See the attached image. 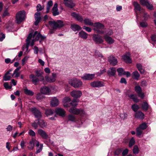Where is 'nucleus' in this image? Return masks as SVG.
<instances>
[{
    "instance_id": "nucleus-1",
    "label": "nucleus",
    "mask_w": 156,
    "mask_h": 156,
    "mask_svg": "<svg viewBox=\"0 0 156 156\" xmlns=\"http://www.w3.org/2000/svg\"><path fill=\"white\" fill-rule=\"evenodd\" d=\"M35 75L31 74L29 76V78L31 81L35 85H36L39 81H44V78L43 75L44 72L41 69L36 70L35 71Z\"/></svg>"
},
{
    "instance_id": "nucleus-2",
    "label": "nucleus",
    "mask_w": 156,
    "mask_h": 156,
    "mask_svg": "<svg viewBox=\"0 0 156 156\" xmlns=\"http://www.w3.org/2000/svg\"><path fill=\"white\" fill-rule=\"evenodd\" d=\"M48 23L50 26L54 30L62 27L65 26L63 21L60 20H57L56 22L55 21H49Z\"/></svg>"
},
{
    "instance_id": "nucleus-3",
    "label": "nucleus",
    "mask_w": 156,
    "mask_h": 156,
    "mask_svg": "<svg viewBox=\"0 0 156 156\" xmlns=\"http://www.w3.org/2000/svg\"><path fill=\"white\" fill-rule=\"evenodd\" d=\"M94 25L93 30L96 33L100 34H104V31L102 30L105 28V26L103 24L100 22H96L94 23Z\"/></svg>"
},
{
    "instance_id": "nucleus-4",
    "label": "nucleus",
    "mask_w": 156,
    "mask_h": 156,
    "mask_svg": "<svg viewBox=\"0 0 156 156\" xmlns=\"http://www.w3.org/2000/svg\"><path fill=\"white\" fill-rule=\"evenodd\" d=\"M69 83L72 86L75 88L80 87L82 84V82L80 80L76 78L69 80Z\"/></svg>"
},
{
    "instance_id": "nucleus-5",
    "label": "nucleus",
    "mask_w": 156,
    "mask_h": 156,
    "mask_svg": "<svg viewBox=\"0 0 156 156\" xmlns=\"http://www.w3.org/2000/svg\"><path fill=\"white\" fill-rule=\"evenodd\" d=\"M25 13L24 10H22L19 11L17 13L16 16V20L17 23L20 24L25 20L26 17Z\"/></svg>"
},
{
    "instance_id": "nucleus-6",
    "label": "nucleus",
    "mask_w": 156,
    "mask_h": 156,
    "mask_svg": "<svg viewBox=\"0 0 156 156\" xmlns=\"http://www.w3.org/2000/svg\"><path fill=\"white\" fill-rule=\"evenodd\" d=\"M69 112L74 115H78L80 114L81 116H83L85 114L84 111L82 110L76 108L75 107H72L69 110Z\"/></svg>"
},
{
    "instance_id": "nucleus-7",
    "label": "nucleus",
    "mask_w": 156,
    "mask_h": 156,
    "mask_svg": "<svg viewBox=\"0 0 156 156\" xmlns=\"http://www.w3.org/2000/svg\"><path fill=\"white\" fill-rule=\"evenodd\" d=\"M108 61L112 66H115L118 63L117 59L113 55H111L108 58Z\"/></svg>"
},
{
    "instance_id": "nucleus-8",
    "label": "nucleus",
    "mask_w": 156,
    "mask_h": 156,
    "mask_svg": "<svg viewBox=\"0 0 156 156\" xmlns=\"http://www.w3.org/2000/svg\"><path fill=\"white\" fill-rule=\"evenodd\" d=\"M140 2L143 6H145L148 9L152 10L154 9V6L150 4L149 1L145 0H140Z\"/></svg>"
},
{
    "instance_id": "nucleus-9",
    "label": "nucleus",
    "mask_w": 156,
    "mask_h": 156,
    "mask_svg": "<svg viewBox=\"0 0 156 156\" xmlns=\"http://www.w3.org/2000/svg\"><path fill=\"white\" fill-rule=\"evenodd\" d=\"M135 90L139 97L142 99L144 98L145 94L144 93L142 92V89L140 86L139 85L136 86L135 87Z\"/></svg>"
},
{
    "instance_id": "nucleus-10",
    "label": "nucleus",
    "mask_w": 156,
    "mask_h": 156,
    "mask_svg": "<svg viewBox=\"0 0 156 156\" xmlns=\"http://www.w3.org/2000/svg\"><path fill=\"white\" fill-rule=\"evenodd\" d=\"M92 39L96 44H99L102 43L104 41L101 37L98 35L94 34L93 36Z\"/></svg>"
},
{
    "instance_id": "nucleus-11",
    "label": "nucleus",
    "mask_w": 156,
    "mask_h": 156,
    "mask_svg": "<svg viewBox=\"0 0 156 156\" xmlns=\"http://www.w3.org/2000/svg\"><path fill=\"white\" fill-rule=\"evenodd\" d=\"M31 111L36 118H41L42 115L41 112L35 107L31 108Z\"/></svg>"
},
{
    "instance_id": "nucleus-12",
    "label": "nucleus",
    "mask_w": 156,
    "mask_h": 156,
    "mask_svg": "<svg viewBox=\"0 0 156 156\" xmlns=\"http://www.w3.org/2000/svg\"><path fill=\"white\" fill-rule=\"evenodd\" d=\"M104 83L103 82L97 80L91 82L90 83V86L93 87H100L104 86Z\"/></svg>"
},
{
    "instance_id": "nucleus-13",
    "label": "nucleus",
    "mask_w": 156,
    "mask_h": 156,
    "mask_svg": "<svg viewBox=\"0 0 156 156\" xmlns=\"http://www.w3.org/2000/svg\"><path fill=\"white\" fill-rule=\"evenodd\" d=\"M55 113H56V115H58L62 117H65V111L63 108H56Z\"/></svg>"
},
{
    "instance_id": "nucleus-14",
    "label": "nucleus",
    "mask_w": 156,
    "mask_h": 156,
    "mask_svg": "<svg viewBox=\"0 0 156 156\" xmlns=\"http://www.w3.org/2000/svg\"><path fill=\"white\" fill-rule=\"evenodd\" d=\"M71 95L73 98V99H78L82 95V93L80 90H73L70 94Z\"/></svg>"
},
{
    "instance_id": "nucleus-15",
    "label": "nucleus",
    "mask_w": 156,
    "mask_h": 156,
    "mask_svg": "<svg viewBox=\"0 0 156 156\" xmlns=\"http://www.w3.org/2000/svg\"><path fill=\"white\" fill-rule=\"evenodd\" d=\"M71 16L77 21L80 22H82L83 21L82 17L79 13L73 12L71 13Z\"/></svg>"
},
{
    "instance_id": "nucleus-16",
    "label": "nucleus",
    "mask_w": 156,
    "mask_h": 156,
    "mask_svg": "<svg viewBox=\"0 0 156 156\" xmlns=\"http://www.w3.org/2000/svg\"><path fill=\"white\" fill-rule=\"evenodd\" d=\"M59 103L58 100L56 97H53L50 101V106L52 107H55L58 105Z\"/></svg>"
},
{
    "instance_id": "nucleus-17",
    "label": "nucleus",
    "mask_w": 156,
    "mask_h": 156,
    "mask_svg": "<svg viewBox=\"0 0 156 156\" xmlns=\"http://www.w3.org/2000/svg\"><path fill=\"white\" fill-rule=\"evenodd\" d=\"M38 134L43 139H47L48 138V135L46 132L41 129H39L37 131Z\"/></svg>"
},
{
    "instance_id": "nucleus-18",
    "label": "nucleus",
    "mask_w": 156,
    "mask_h": 156,
    "mask_svg": "<svg viewBox=\"0 0 156 156\" xmlns=\"http://www.w3.org/2000/svg\"><path fill=\"white\" fill-rule=\"evenodd\" d=\"M63 3L66 6L71 9L73 8L75 6V4L72 0H67V1H64Z\"/></svg>"
},
{
    "instance_id": "nucleus-19",
    "label": "nucleus",
    "mask_w": 156,
    "mask_h": 156,
    "mask_svg": "<svg viewBox=\"0 0 156 156\" xmlns=\"http://www.w3.org/2000/svg\"><path fill=\"white\" fill-rule=\"evenodd\" d=\"M134 117L136 118L142 120L145 118V115L141 111H139L135 113Z\"/></svg>"
},
{
    "instance_id": "nucleus-20",
    "label": "nucleus",
    "mask_w": 156,
    "mask_h": 156,
    "mask_svg": "<svg viewBox=\"0 0 156 156\" xmlns=\"http://www.w3.org/2000/svg\"><path fill=\"white\" fill-rule=\"evenodd\" d=\"M41 13L37 12L34 14V18L35 21L34 22V24L35 26H37L39 22L41 20V18L40 16Z\"/></svg>"
},
{
    "instance_id": "nucleus-21",
    "label": "nucleus",
    "mask_w": 156,
    "mask_h": 156,
    "mask_svg": "<svg viewBox=\"0 0 156 156\" xmlns=\"http://www.w3.org/2000/svg\"><path fill=\"white\" fill-rule=\"evenodd\" d=\"M50 89L48 87L44 86L40 89V91L43 94L48 95L51 91Z\"/></svg>"
},
{
    "instance_id": "nucleus-22",
    "label": "nucleus",
    "mask_w": 156,
    "mask_h": 156,
    "mask_svg": "<svg viewBox=\"0 0 156 156\" xmlns=\"http://www.w3.org/2000/svg\"><path fill=\"white\" fill-rule=\"evenodd\" d=\"M122 59L127 63L131 64L132 62V60L130 57L126 55H124L122 56Z\"/></svg>"
},
{
    "instance_id": "nucleus-23",
    "label": "nucleus",
    "mask_w": 156,
    "mask_h": 156,
    "mask_svg": "<svg viewBox=\"0 0 156 156\" xmlns=\"http://www.w3.org/2000/svg\"><path fill=\"white\" fill-rule=\"evenodd\" d=\"M111 70H108L107 72L108 75L109 76H114L116 72L115 68V67H112L110 68Z\"/></svg>"
},
{
    "instance_id": "nucleus-24",
    "label": "nucleus",
    "mask_w": 156,
    "mask_h": 156,
    "mask_svg": "<svg viewBox=\"0 0 156 156\" xmlns=\"http://www.w3.org/2000/svg\"><path fill=\"white\" fill-rule=\"evenodd\" d=\"M136 67L138 71L141 74H143L145 72L144 69H143V67L141 64L137 63L136 64Z\"/></svg>"
},
{
    "instance_id": "nucleus-25",
    "label": "nucleus",
    "mask_w": 156,
    "mask_h": 156,
    "mask_svg": "<svg viewBox=\"0 0 156 156\" xmlns=\"http://www.w3.org/2000/svg\"><path fill=\"white\" fill-rule=\"evenodd\" d=\"M79 37L81 38L86 39L88 36V34L83 30H81L79 33Z\"/></svg>"
},
{
    "instance_id": "nucleus-26",
    "label": "nucleus",
    "mask_w": 156,
    "mask_h": 156,
    "mask_svg": "<svg viewBox=\"0 0 156 156\" xmlns=\"http://www.w3.org/2000/svg\"><path fill=\"white\" fill-rule=\"evenodd\" d=\"M71 29L74 31H78L82 29V28L77 24L72 25L70 27Z\"/></svg>"
},
{
    "instance_id": "nucleus-27",
    "label": "nucleus",
    "mask_w": 156,
    "mask_h": 156,
    "mask_svg": "<svg viewBox=\"0 0 156 156\" xmlns=\"http://www.w3.org/2000/svg\"><path fill=\"white\" fill-rule=\"evenodd\" d=\"M105 41L109 44H111L114 42V40L110 36L106 35L104 36Z\"/></svg>"
},
{
    "instance_id": "nucleus-28",
    "label": "nucleus",
    "mask_w": 156,
    "mask_h": 156,
    "mask_svg": "<svg viewBox=\"0 0 156 156\" xmlns=\"http://www.w3.org/2000/svg\"><path fill=\"white\" fill-rule=\"evenodd\" d=\"M126 94L131 99H132L133 100L135 103H137L139 101V99L133 94H131L130 95H129L127 93H126Z\"/></svg>"
},
{
    "instance_id": "nucleus-29",
    "label": "nucleus",
    "mask_w": 156,
    "mask_h": 156,
    "mask_svg": "<svg viewBox=\"0 0 156 156\" xmlns=\"http://www.w3.org/2000/svg\"><path fill=\"white\" fill-rule=\"evenodd\" d=\"M117 71L118 73V75L120 76H121L124 75L125 73V71L124 69L122 67L119 68L117 69Z\"/></svg>"
},
{
    "instance_id": "nucleus-30",
    "label": "nucleus",
    "mask_w": 156,
    "mask_h": 156,
    "mask_svg": "<svg viewBox=\"0 0 156 156\" xmlns=\"http://www.w3.org/2000/svg\"><path fill=\"white\" fill-rule=\"evenodd\" d=\"M36 140H35L32 139V140L30 141L29 146L30 147H27L29 150H33L35 146L34 142Z\"/></svg>"
},
{
    "instance_id": "nucleus-31",
    "label": "nucleus",
    "mask_w": 156,
    "mask_h": 156,
    "mask_svg": "<svg viewBox=\"0 0 156 156\" xmlns=\"http://www.w3.org/2000/svg\"><path fill=\"white\" fill-rule=\"evenodd\" d=\"M140 76V75L137 71H134L132 74V77L136 80H138Z\"/></svg>"
},
{
    "instance_id": "nucleus-32",
    "label": "nucleus",
    "mask_w": 156,
    "mask_h": 156,
    "mask_svg": "<svg viewBox=\"0 0 156 156\" xmlns=\"http://www.w3.org/2000/svg\"><path fill=\"white\" fill-rule=\"evenodd\" d=\"M44 94L41 92L37 93L36 96V99L38 101H41L42 99L45 98Z\"/></svg>"
},
{
    "instance_id": "nucleus-33",
    "label": "nucleus",
    "mask_w": 156,
    "mask_h": 156,
    "mask_svg": "<svg viewBox=\"0 0 156 156\" xmlns=\"http://www.w3.org/2000/svg\"><path fill=\"white\" fill-rule=\"evenodd\" d=\"M133 5L134 7V9L137 11H140L141 10V7L139 3L136 1H134L133 3Z\"/></svg>"
},
{
    "instance_id": "nucleus-34",
    "label": "nucleus",
    "mask_w": 156,
    "mask_h": 156,
    "mask_svg": "<svg viewBox=\"0 0 156 156\" xmlns=\"http://www.w3.org/2000/svg\"><path fill=\"white\" fill-rule=\"evenodd\" d=\"M142 107L144 111H147L149 108V105L147 102H144L142 105Z\"/></svg>"
},
{
    "instance_id": "nucleus-35",
    "label": "nucleus",
    "mask_w": 156,
    "mask_h": 156,
    "mask_svg": "<svg viewBox=\"0 0 156 156\" xmlns=\"http://www.w3.org/2000/svg\"><path fill=\"white\" fill-rule=\"evenodd\" d=\"M54 113V111L51 109H46L45 111V114L47 116L52 115Z\"/></svg>"
},
{
    "instance_id": "nucleus-36",
    "label": "nucleus",
    "mask_w": 156,
    "mask_h": 156,
    "mask_svg": "<svg viewBox=\"0 0 156 156\" xmlns=\"http://www.w3.org/2000/svg\"><path fill=\"white\" fill-rule=\"evenodd\" d=\"M24 93L26 95L30 96H33L34 94V93L30 90H28L27 88H25L24 90Z\"/></svg>"
},
{
    "instance_id": "nucleus-37",
    "label": "nucleus",
    "mask_w": 156,
    "mask_h": 156,
    "mask_svg": "<svg viewBox=\"0 0 156 156\" xmlns=\"http://www.w3.org/2000/svg\"><path fill=\"white\" fill-rule=\"evenodd\" d=\"M147 124L145 122H143L139 125L138 128L142 130H144L147 129Z\"/></svg>"
},
{
    "instance_id": "nucleus-38",
    "label": "nucleus",
    "mask_w": 156,
    "mask_h": 156,
    "mask_svg": "<svg viewBox=\"0 0 156 156\" xmlns=\"http://www.w3.org/2000/svg\"><path fill=\"white\" fill-rule=\"evenodd\" d=\"M135 143V141L133 137H132L130 139L129 144V147H131Z\"/></svg>"
},
{
    "instance_id": "nucleus-39",
    "label": "nucleus",
    "mask_w": 156,
    "mask_h": 156,
    "mask_svg": "<svg viewBox=\"0 0 156 156\" xmlns=\"http://www.w3.org/2000/svg\"><path fill=\"white\" fill-rule=\"evenodd\" d=\"M139 152V150L138 146L137 145L134 146L133 149V153L135 154H138Z\"/></svg>"
},
{
    "instance_id": "nucleus-40",
    "label": "nucleus",
    "mask_w": 156,
    "mask_h": 156,
    "mask_svg": "<svg viewBox=\"0 0 156 156\" xmlns=\"http://www.w3.org/2000/svg\"><path fill=\"white\" fill-rule=\"evenodd\" d=\"M79 101V99H73L72 101L70 103V105L74 106V107H76L77 105V104L76 103L78 102Z\"/></svg>"
},
{
    "instance_id": "nucleus-41",
    "label": "nucleus",
    "mask_w": 156,
    "mask_h": 156,
    "mask_svg": "<svg viewBox=\"0 0 156 156\" xmlns=\"http://www.w3.org/2000/svg\"><path fill=\"white\" fill-rule=\"evenodd\" d=\"M131 108L134 112H138L137 110L139 109V106L137 104H134L132 105Z\"/></svg>"
},
{
    "instance_id": "nucleus-42",
    "label": "nucleus",
    "mask_w": 156,
    "mask_h": 156,
    "mask_svg": "<svg viewBox=\"0 0 156 156\" xmlns=\"http://www.w3.org/2000/svg\"><path fill=\"white\" fill-rule=\"evenodd\" d=\"M143 17L144 18V19L142 21H147L149 18L150 17V16L148 15L147 12H145L144 13Z\"/></svg>"
},
{
    "instance_id": "nucleus-43",
    "label": "nucleus",
    "mask_w": 156,
    "mask_h": 156,
    "mask_svg": "<svg viewBox=\"0 0 156 156\" xmlns=\"http://www.w3.org/2000/svg\"><path fill=\"white\" fill-rule=\"evenodd\" d=\"M69 120L70 121L74 122L76 120V118L75 116L72 114L69 115L68 117Z\"/></svg>"
},
{
    "instance_id": "nucleus-44",
    "label": "nucleus",
    "mask_w": 156,
    "mask_h": 156,
    "mask_svg": "<svg viewBox=\"0 0 156 156\" xmlns=\"http://www.w3.org/2000/svg\"><path fill=\"white\" fill-rule=\"evenodd\" d=\"M140 26L142 28H146L148 26L147 23L145 21H143L140 22Z\"/></svg>"
},
{
    "instance_id": "nucleus-45",
    "label": "nucleus",
    "mask_w": 156,
    "mask_h": 156,
    "mask_svg": "<svg viewBox=\"0 0 156 156\" xmlns=\"http://www.w3.org/2000/svg\"><path fill=\"white\" fill-rule=\"evenodd\" d=\"M46 81L48 82L51 83L54 82L55 80L53 78H49L48 76H46L44 77Z\"/></svg>"
},
{
    "instance_id": "nucleus-46",
    "label": "nucleus",
    "mask_w": 156,
    "mask_h": 156,
    "mask_svg": "<svg viewBox=\"0 0 156 156\" xmlns=\"http://www.w3.org/2000/svg\"><path fill=\"white\" fill-rule=\"evenodd\" d=\"M122 151V150L121 148H118L116 149L114 152V154L115 155H119Z\"/></svg>"
},
{
    "instance_id": "nucleus-47",
    "label": "nucleus",
    "mask_w": 156,
    "mask_h": 156,
    "mask_svg": "<svg viewBox=\"0 0 156 156\" xmlns=\"http://www.w3.org/2000/svg\"><path fill=\"white\" fill-rule=\"evenodd\" d=\"M38 124L41 127L43 126L45 127L47 126V124L43 120H42L41 122L38 121L37 122Z\"/></svg>"
},
{
    "instance_id": "nucleus-48",
    "label": "nucleus",
    "mask_w": 156,
    "mask_h": 156,
    "mask_svg": "<svg viewBox=\"0 0 156 156\" xmlns=\"http://www.w3.org/2000/svg\"><path fill=\"white\" fill-rule=\"evenodd\" d=\"M120 116L121 119L124 120L127 119V115L126 113L124 112L123 114H121L120 115Z\"/></svg>"
},
{
    "instance_id": "nucleus-49",
    "label": "nucleus",
    "mask_w": 156,
    "mask_h": 156,
    "mask_svg": "<svg viewBox=\"0 0 156 156\" xmlns=\"http://www.w3.org/2000/svg\"><path fill=\"white\" fill-rule=\"evenodd\" d=\"M140 85L142 87H146L147 85V82L146 80H143L141 81Z\"/></svg>"
},
{
    "instance_id": "nucleus-50",
    "label": "nucleus",
    "mask_w": 156,
    "mask_h": 156,
    "mask_svg": "<svg viewBox=\"0 0 156 156\" xmlns=\"http://www.w3.org/2000/svg\"><path fill=\"white\" fill-rule=\"evenodd\" d=\"M33 33L31 32L28 35V37H27V39L26 40V42H30V40L31 39V38L33 37Z\"/></svg>"
},
{
    "instance_id": "nucleus-51",
    "label": "nucleus",
    "mask_w": 156,
    "mask_h": 156,
    "mask_svg": "<svg viewBox=\"0 0 156 156\" xmlns=\"http://www.w3.org/2000/svg\"><path fill=\"white\" fill-rule=\"evenodd\" d=\"M95 74L88 73V80H93L95 77Z\"/></svg>"
},
{
    "instance_id": "nucleus-52",
    "label": "nucleus",
    "mask_w": 156,
    "mask_h": 156,
    "mask_svg": "<svg viewBox=\"0 0 156 156\" xmlns=\"http://www.w3.org/2000/svg\"><path fill=\"white\" fill-rule=\"evenodd\" d=\"M142 131L138 127L137 128L136 130V135L137 136H140L142 133Z\"/></svg>"
},
{
    "instance_id": "nucleus-53",
    "label": "nucleus",
    "mask_w": 156,
    "mask_h": 156,
    "mask_svg": "<svg viewBox=\"0 0 156 156\" xmlns=\"http://www.w3.org/2000/svg\"><path fill=\"white\" fill-rule=\"evenodd\" d=\"M8 75H6V74H5L4 76L3 77V80L5 81H7L9 80L11 77L10 76H7Z\"/></svg>"
},
{
    "instance_id": "nucleus-54",
    "label": "nucleus",
    "mask_w": 156,
    "mask_h": 156,
    "mask_svg": "<svg viewBox=\"0 0 156 156\" xmlns=\"http://www.w3.org/2000/svg\"><path fill=\"white\" fill-rule=\"evenodd\" d=\"M71 101V99L69 97H65L63 100V102H70Z\"/></svg>"
},
{
    "instance_id": "nucleus-55",
    "label": "nucleus",
    "mask_w": 156,
    "mask_h": 156,
    "mask_svg": "<svg viewBox=\"0 0 156 156\" xmlns=\"http://www.w3.org/2000/svg\"><path fill=\"white\" fill-rule=\"evenodd\" d=\"M29 134L31 136H35L36 133L32 129H30L28 132Z\"/></svg>"
},
{
    "instance_id": "nucleus-56",
    "label": "nucleus",
    "mask_w": 156,
    "mask_h": 156,
    "mask_svg": "<svg viewBox=\"0 0 156 156\" xmlns=\"http://www.w3.org/2000/svg\"><path fill=\"white\" fill-rule=\"evenodd\" d=\"M119 82L121 83H124L126 85L127 83V82L126 79L123 77H122L121 79Z\"/></svg>"
},
{
    "instance_id": "nucleus-57",
    "label": "nucleus",
    "mask_w": 156,
    "mask_h": 156,
    "mask_svg": "<svg viewBox=\"0 0 156 156\" xmlns=\"http://www.w3.org/2000/svg\"><path fill=\"white\" fill-rule=\"evenodd\" d=\"M95 53L97 56L98 57H101V58H103V55L98 50H96L95 51Z\"/></svg>"
},
{
    "instance_id": "nucleus-58",
    "label": "nucleus",
    "mask_w": 156,
    "mask_h": 156,
    "mask_svg": "<svg viewBox=\"0 0 156 156\" xmlns=\"http://www.w3.org/2000/svg\"><path fill=\"white\" fill-rule=\"evenodd\" d=\"M8 9L7 8L5 10L3 14H2V16L3 17H5V16L9 15V13L8 12Z\"/></svg>"
},
{
    "instance_id": "nucleus-59",
    "label": "nucleus",
    "mask_w": 156,
    "mask_h": 156,
    "mask_svg": "<svg viewBox=\"0 0 156 156\" xmlns=\"http://www.w3.org/2000/svg\"><path fill=\"white\" fill-rule=\"evenodd\" d=\"M36 10L37 12L41 11L43 9V8H42L41 5H40V4H38L36 6Z\"/></svg>"
},
{
    "instance_id": "nucleus-60",
    "label": "nucleus",
    "mask_w": 156,
    "mask_h": 156,
    "mask_svg": "<svg viewBox=\"0 0 156 156\" xmlns=\"http://www.w3.org/2000/svg\"><path fill=\"white\" fill-rule=\"evenodd\" d=\"M129 150L128 149H125L123 150L122 153V156H125L128 153Z\"/></svg>"
},
{
    "instance_id": "nucleus-61",
    "label": "nucleus",
    "mask_w": 156,
    "mask_h": 156,
    "mask_svg": "<svg viewBox=\"0 0 156 156\" xmlns=\"http://www.w3.org/2000/svg\"><path fill=\"white\" fill-rule=\"evenodd\" d=\"M81 78L83 80H88V73H85L81 76Z\"/></svg>"
},
{
    "instance_id": "nucleus-62",
    "label": "nucleus",
    "mask_w": 156,
    "mask_h": 156,
    "mask_svg": "<svg viewBox=\"0 0 156 156\" xmlns=\"http://www.w3.org/2000/svg\"><path fill=\"white\" fill-rule=\"evenodd\" d=\"M38 123H37L36 122H34L32 123L31 126L33 127H34L35 129H36L38 127Z\"/></svg>"
},
{
    "instance_id": "nucleus-63",
    "label": "nucleus",
    "mask_w": 156,
    "mask_h": 156,
    "mask_svg": "<svg viewBox=\"0 0 156 156\" xmlns=\"http://www.w3.org/2000/svg\"><path fill=\"white\" fill-rule=\"evenodd\" d=\"M151 40L154 42H156V34H153L152 35L151 37Z\"/></svg>"
},
{
    "instance_id": "nucleus-64",
    "label": "nucleus",
    "mask_w": 156,
    "mask_h": 156,
    "mask_svg": "<svg viewBox=\"0 0 156 156\" xmlns=\"http://www.w3.org/2000/svg\"><path fill=\"white\" fill-rule=\"evenodd\" d=\"M53 5V2L51 0H50L49 1L47 4V6L48 7H49L51 8V6H52Z\"/></svg>"
}]
</instances>
